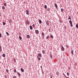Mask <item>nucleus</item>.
<instances>
[{
  "label": "nucleus",
  "instance_id": "nucleus-1",
  "mask_svg": "<svg viewBox=\"0 0 78 78\" xmlns=\"http://www.w3.org/2000/svg\"><path fill=\"white\" fill-rule=\"evenodd\" d=\"M69 23L70 24V26L71 27H73V24H72V20H70L69 21Z\"/></svg>",
  "mask_w": 78,
  "mask_h": 78
},
{
  "label": "nucleus",
  "instance_id": "nucleus-2",
  "mask_svg": "<svg viewBox=\"0 0 78 78\" xmlns=\"http://www.w3.org/2000/svg\"><path fill=\"white\" fill-rule=\"evenodd\" d=\"M62 48H61V50L62 51H64V48L62 46V45H61Z\"/></svg>",
  "mask_w": 78,
  "mask_h": 78
},
{
  "label": "nucleus",
  "instance_id": "nucleus-3",
  "mask_svg": "<svg viewBox=\"0 0 78 78\" xmlns=\"http://www.w3.org/2000/svg\"><path fill=\"white\" fill-rule=\"evenodd\" d=\"M26 14L27 15H29L30 13H29V11L28 10H26Z\"/></svg>",
  "mask_w": 78,
  "mask_h": 78
},
{
  "label": "nucleus",
  "instance_id": "nucleus-4",
  "mask_svg": "<svg viewBox=\"0 0 78 78\" xmlns=\"http://www.w3.org/2000/svg\"><path fill=\"white\" fill-rule=\"evenodd\" d=\"M26 23L28 25H30V22L28 20H26Z\"/></svg>",
  "mask_w": 78,
  "mask_h": 78
},
{
  "label": "nucleus",
  "instance_id": "nucleus-5",
  "mask_svg": "<svg viewBox=\"0 0 78 78\" xmlns=\"http://www.w3.org/2000/svg\"><path fill=\"white\" fill-rule=\"evenodd\" d=\"M46 24L48 26H49V22L48 21H47L46 22Z\"/></svg>",
  "mask_w": 78,
  "mask_h": 78
},
{
  "label": "nucleus",
  "instance_id": "nucleus-6",
  "mask_svg": "<svg viewBox=\"0 0 78 78\" xmlns=\"http://www.w3.org/2000/svg\"><path fill=\"white\" fill-rule=\"evenodd\" d=\"M35 32L36 34H39V31H38V30H35Z\"/></svg>",
  "mask_w": 78,
  "mask_h": 78
},
{
  "label": "nucleus",
  "instance_id": "nucleus-7",
  "mask_svg": "<svg viewBox=\"0 0 78 78\" xmlns=\"http://www.w3.org/2000/svg\"><path fill=\"white\" fill-rule=\"evenodd\" d=\"M51 59L52 58V55L51 54V52L50 53V55H49Z\"/></svg>",
  "mask_w": 78,
  "mask_h": 78
},
{
  "label": "nucleus",
  "instance_id": "nucleus-8",
  "mask_svg": "<svg viewBox=\"0 0 78 78\" xmlns=\"http://www.w3.org/2000/svg\"><path fill=\"white\" fill-rule=\"evenodd\" d=\"M38 55L39 57H42V54L41 53H38Z\"/></svg>",
  "mask_w": 78,
  "mask_h": 78
},
{
  "label": "nucleus",
  "instance_id": "nucleus-9",
  "mask_svg": "<svg viewBox=\"0 0 78 78\" xmlns=\"http://www.w3.org/2000/svg\"><path fill=\"white\" fill-rule=\"evenodd\" d=\"M46 10L48 12H50V9L48 8L46 9Z\"/></svg>",
  "mask_w": 78,
  "mask_h": 78
},
{
  "label": "nucleus",
  "instance_id": "nucleus-10",
  "mask_svg": "<svg viewBox=\"0 0 78 78\" xmlns=\"http://www.w3.org/2000/svg\"><path fill=\"white\" fill-rule=\"evenodd\" d=\"M2 51V46L0 45V52H1Z\"/></svg>",
  "mask_w": 78,
  "mask_h": 78
},
{
  "label": "nucleus",
  "instance_id": "nucleus-11",
  "mask_svg": "<svg viewBox=\"0 0 78 78\" xmlns=\"http://www.w3.org/2000/svg\"><path fill=\"white\" fill-rule=\"evenodd\" d=\"M71 54H72V55H73V51L72 50L71 51Z\"/></svg>",
  "mask_w": 78,
  "mask_h": 78
},
{
  "label": "nucleus",
  "instance_id": "nucleus-12",
  "mask_svg": "<svg viewBox=\"0 0 78 78\" xmlns=\"http://www.w3.org/2000/svg\"><path fill=\"white\" fill-rule=\"evenodd\" d=\"M17 74H18V76L19 77L20 76V75H21L20 74V73H19V72H18L17 73Z\"/></svg>",
  "mask_w": 78,
  "mask_h": 78
},
{
  "label": "nucleus",
  "instance_id": "nucleus-13",
  "mask_svg": "<svg viewBox=\"0 0 78 78\" xmlns=\"http://www.w3.org/2000/svg\"><path fill=\"white\" fill-rule=\"evenodd\" d=\"M21 71L22 72H24V70H23V68L21 69Z\"/></svg>",
  "mask_w": 78,
  "mask_h": 78
},
{
  "label": "nucleus",
  "instance_id": "nucleus-14",
  "mask_svg": "<svg viewBox=\"0 0 78 78\" xmlns=\"http://www.w3.org/2000/svg\"><path fill=\"white\" fill-rule=\"evenodd\" d=\"M39 23H40V24H41V23H42V21H41V20H39Z\"/></svg>",
  "mask_w": 78,
  "mask_h": 78
},
{
  "label": "nucleus",
  "instance_id": "nucleus-15",
  "mask_svg": "<svg viewBox=\"0 0 78 78\" xmlns=\"http://www.w3.org/2000/svg\"><path fill=\"white\" fill-rule=\"evenodd\" d=\"M30 29L31 30H33V27H32V26H31L30 27Z\"/></svg>",
  "mask_w": 78,
  "mask_h": 78
},
{
  "label": "nucleus",
  "instance_id": "nucleus-16",
  "mask_svg": "<svg viewBox=\"0 0 78 78\" xmlns=\"http://www.w3.org/2000/svg\"><path fill=\"white\" fill-rule=\"evenodd\" d=\"M27 38H30V36L29 35H27Z\"/></svg>",
  "mask_w": 78,
  "mask_h": 78
},
{
  "label": "nucleus",
  "instance_id": "nucleus-17",
  "mask_svg": "<svg viewBox=\"0 0 78 78\" xmlns=\"http://www.w3.org/2000/svg\"><path fill=\"white\" fill-rule=\"evenodd\" d=\"M2 57H3L4 58H5L6 56L5 55V54H3L2 55Z\"/></svg>",
  "mask_w": 78,
  "mask_h": 78
},
{
  "label": "nucleus",
  "instance_id": "nucleus-18",
  "mask_svg": "<svg viewBox=\"0 0 78 78\" xmlns=\"http://www.w3.org/2000/svg\"><path fill=\"white\" fill-rule=\"evenodd\" d=\"M54 5H55V7H58V5H57V4H56V3H54Z\"/></svg>",
  "mask_w": 78,
  "mask_h": 78
},
{
  "label": "nucleus",
  "instance_id": "nucleus-19",
  "mask_svg": "<svg viewBox=\"0 0 78 78\" xmlns=\"http://www.w3.org/2000/svg\"><path fill=\"white\" fill-rule=\"evenodd\" d=\"M9 23H11V22H12V20L11 19H10L9 20Z\"/></svg>",
  "mask_w": 78,
  "mask_h": 78
},
{
  "label": "nucleus",
  "instance_id": "nucleus-20",
  "mask_svg": "<svg viewBox=\"0 0 78 78\" xmlns=\"http://www.w3.org/2000/svg\"><path fill=\"white\" fill-rule=\"evenodd\" d=\"M50 37L51 38V39H53V36L52 35H50Z\"/></svg>",
  "mask_w": 78,
  "mask_h": 78
},
{
  "label": "nucleus",
  "instance_id": "nucleus-21",
  "mask_svg": "<svg viewBox=\"0 0 78 78\" xmlns=\"http://www.w3.org/2000/svg\"><path fill=\"white\" fill-rule=\"evenodd\" d=\"M49 38H50V36H48L47 37H46V38L47 39H48Z\"/></svg>",
  "mask_w": 78,
  "mask_h": 78
},
{
  "label": "nucleus",
  "instance_id": "nucleus-22",
  "mask_svg": "<svg viewBox=\"0 0 78 78\" xmlns=\"http://www.w3.org/2000/svg\"><path fill=\"white\" fill-rule=\"evenodd\" d=\"M2 9H5V7L4 6H2Z\"/></svg>",
  "mask_w": 78,
  "mask_h": 78
},
{
  "label": "nucleus",
  "instance_id": "nucleus-23",
  "mask_svg": "<svg viewBox=\"0 0 78 78\" xmlns=\"http://www.w3.org/2000/svg\"><path fill=\"white\" fill-rule=\"evenodd\" d=\"M19 38L20 40H22V37L20 36H19Z\"/></svg>",
  "mask_w": 78,
  "mask_h": 78
},
{
  "label": "nucleus",
  "instance_id": "nucleus-24",
  "mask_svg": "<svg viewBox=\"0 0 78 78\" xmlns=\"http://www.w3.org/2000/svg\"><path fill=\"white\" fill-rule=\"evenodd\" d=\"M42 52L43 54H45V51L43 50L42 51Z\"/></svg>",
  "mask_w": 78,
  "mask_h": 78
},
{
  "label": "nucleus",
  "instance_id": "nucleus-25",
  "mask_svg": "<svg viewBox=\"0 0 78 78\" xmlns=\"http://www.w3.org/2000/svg\"><path fill=\"white\" fill-rule=\"evenodd\" d=\"M32 27H33V28H34V27H35V24H33L32 25Z\"/></svg>",
  "mask_w": 78,
  "mask_h": 78
},
{
  "label": "nucleus",
  "instance_id": "nucleus-26",
  "mask_svg": "<svg viewBox=\"0 0 78 78\" xmlns=\"http://www.w3.org/2000/svg\"><path fill=\"white\" fill-rule=\"evenodd\" d=\"M44 8H45V9H47V5H44Z\"/></svg>",
  "mask_w": 78,
  "mask_h": 78
},
{
  "label": "nucleus",
  "instance_id": "nucleus-27",
  "mask_svg": "<svg viewBox=\"0 0 78 78\" xmlns=\"http://www.w3.org/2000/svg\"><path fill=\"white\" fill-rule=\"evenodd\" d=\"M13 71L14 72H15V73H16V69H15L14 70H13Z\"/></svg>",
  "mask_w": 78,
  "mask_h": 78
},
{
  "label": "nucleus",
  "instance_id": "nucleus-28",
  "mask_svg": "<svg viewBox=\"0 0 78 78\" xmlns=\"http://www.w3.org/2000/svg\"><path fill=\"white\" fill-rule=\"evenodd\" d=\"M61 11L62 12H64V9H61Z\"/></svg>",
  "mask_w": 78,
  "mask_h": 78
},
{
  "label": "nucleus",
  "instance_id": "nucleus-29",
  "mask_svg": "<svg viewBox=\"0 0 78 78\" xmlns=\"http://www.w3.org/2000/svg\"><path fill=\"white\" fill-rule=\"evenodd\" d=\"M3 25H6V23H5V22H3Z\"/></svg>",
  "mask_w": 78,
  "mask_h": 78
},
{
  "label": "nucleus",
  "instance_id": "nucleus-30",
  "mask_svg": "<svg viewBox=\"0 0 78 78\" xmlns=\"http://www.w3.org/2000/svg\"><path fill=\"white\" fill-rule=\"evenodd\" d=\"M6 34L7 35V36H9V33H8V32H6Z\"/></svg>",
  "mask_w": 78,
  "mask_h": 78
},
{
  "label": "nucleus",
  "instance_id": "nucleus-31",
  "mask_svg": "<svg viewBox=\"0 0 78 78\" xmlns=\"http://www.w3.org/2000/svg\"><path fill=\"white\" fill-rule=\"evenodd\" d=\"M76 28H78V24H76Z\"/></svg>",
  "mask_w": 78,
  "mask_h": 78
},
{
  "label": "nucleus",
  "instance_id": "nucleus-32",
  "mask_svg": "<svg viewBox=\"0 0 78 78\" xmlns=\"http://www.w3.org/2000/svg\"><path fill=\"white\" fill-rule=\"evenodd\" d=\"M66 48H68L69 47V45H66Z\"/></svg>",
  "mask_w": 78,
  "mask_h": 78
},
{
  "label": "nucleus",
  "instance_id": "nucleus-33",
  "mask_svg": "<svg viewBox=\"0 0 78 78\" xmlns=\"http://www.w3.org/2000/svg\"><path fill=\"white\" fill-rule=\"evenodd\" d=\"M59 21L60 23H62V20H61L59 19Z\"/></svg>",
  "mask_w": 78,
  "mask_h": 78
},
{
  "label": "nucleus",
  "instance_id": "nucleus-34",
  "mask_svg": "<svg viewBox=\"0 0 78 78\" xmlns=\"http://www.w3.org/2000/svg\"><path fill=\"white\" fill-rule=\"evenodd\" d=\"M42 35L43 36H44V33L43 32L42 33Z\"/></svg>",
  "mask_w": 78,
  "mask_h": 78
},
{
  "label": "nucleus",
  "instance_id": "nucleus-35",
  "mask_svg": "<svg viewBox=\"0 0 78 78\" xmlns=\"http://www.w3.org/2000/svg\"><path fill=\"white\" fill-rule=\"evenodd\" d=\"M56 74L57 75H59V72H57Z\"/></svg>",
  "mask_w": 78,
  "mask_h": 78
},
{
  "label": "nucleus",
  "instance_id": "nucleus-36",
  "mask_svg": "<svg viewBox=\"0 0 78 78\" xmlns=\"http://www.w3.org/2000/svg\"><path fill=\"white\" fill-rule=\"evenodd\" d=\"M6 71L7 72V73H9V71H8V70L7 69H6Z\"/></svg>",
  "mask_w": 78,
  "mask_h": 78
},
{
  "label": "nucleus",
  "instance_id": "nucleus-37",
  "mask_svg": "<svg viewBox=\"0 0 78 78\" xmlns=\"http://www.w3.org/2000/svg\"><path fill=\"white\" fill-rule=\"evenodd\" d=\"M64 28L65 30H67V27H66V26H65Z\"/></svg>",
  "mask_w": 78,
  "mask_h": 78
},
{
  "label": "nucleus",
  "instance_id": "nucleus-38",
  "mask_svg": "<svg viewBox=\"0 0 78 78\" xmlns=\"http://www.w3.org/2000/svg\"><path fill=\"white\" fill-rule=\"evenodd\" d=\"M4 5L5 6H6L7 5H6V3H4Z\"/></svg>",
  "mask_w": 78,
  "mask_h": 78
},
{
  "label": "nucleus",
  "instance_id": "nucleus-39",
  "mask_svg": "<svg viewBox=\"0 0 78 78\" xmlns=\"http://www.w3.org/2000/svg\"><path fill=\"white\" fill-rule=\"evenodd\" d=\"M66 73L68 76H69V73Z\"/></svg>",
  "mask_w": 78,
  "mask_h": 78
},
{
  "label": "nucleus",
  "instance_id": "nucleus-40",
  "mask_svg": "<svg viewBox=\"0 0 78 78\" xmlns=\"http://www.w3.org/2000/svg\"><path fill=\"white\" fill-rule=\"evenodd\" d=\"M71 18V17L70 16H69V18H68V19H69H69H70Z\"/></svg>",
  "mask_w": 78,
  "mask_h": 78
},
{
  "label": "nucleus",
  "instance_id": "nucleus-41",
  "mask_svg": "<svg viewBox=\"0 0 78 78\" xmlns=\"http://www.w3.org/2000/svg\"><path fill=\"white\" fill-rule=\"evenodd\" d=\"M0 37H2V34H1V33L0 32Z\"/></svg>",
  "mask_w": 78,
  "mask_h": 78
},
{
  "label": "nucleus",
  "instance_id": "nucleus-42",
  "mask_svg": "<svg viewBox=\"0 0 78 78\" xmlns=\"http://www.w3.org/2000/svg\"><path fill=\"white\" fill-rule=\"evenodd\" d=\"M13 78H17V77H16V76H14L13 77Z\"/></svg>",
  "mask_w": 78,
  "mask_h": 78
},
{
  "label": "nucleus",
  "instance_id": "nucleus-43",
  "mask_svg": "<svg viewBox=\"0 0 78 78\" xmlns=\"http://www.w3.org/2000/svg\"><path fill=\"white\" fill-rule=\"evenodd\" d=\"M41 57H40L38 58V59L39 60V61H40L41 60Z\"/></svg>",
  "mask_w": 78,
  "mask_h": 78
},
{
  "label": "nucleus",
  "instance_id": "nucleus-44",
  "mask_svg": "<svg viewBox=\"0 0 78 78\" xmlns=\"http://www.w3.org/2000/svg\"><path fill=\"white\" fill-rule=\"evenodd\" d=\"M13 59L14 61L15 62H16V59L14 58Z\"/></svg>",
  "mask_w": 78,
  "mask_h": 78
},
{
  "label": "nucleus",
  "instance_id": "nucleus-45",
  "mask_svg": "<svg viewBox=\"0 0 78 78\" xmlns=\"http://www.w3.org/2000/svg\"><path fill=\"white\" fill-rule=\"evenodd\" d=\"M5 78H7V76H6V75H5Z\"/></svg>",
  "mask_w": 78,
  "mask_h": 78
},
{
  "label": "nucleus",
  "instance_id": "nucleus-46",
  "mask_svg": "<svg viewBox=\"0 0 78 78\" xmlns=\"http://www.w3.org/2000/svg\"><path fill=\"white\" fill-rule=\"evenodd\" d=\"M49 32H50V28L49 29Z\"/></svg>",
  "mask_w": 78,
  "mask_h": 78
},
{
  "label": "nucleus",
  "instance_id": "nucleus-47",
  "mask_svg": "<svg viewBox=\"0 0 78 78\" xmlns=\"http://www.w3.org/2000/svg\"><path fill=\"white\" fill-rule=\"evenodd\" d=\"M63 75H64L65 76H66L65 75V74H64V73H63Z\"/></svg>",
  "mask_w": 78,
  "mask_h": 78
},
{
  "label": "nucleus",
  "instance_id": "nucleus-48",
  "mask_svg": "<svg viewBox=\"0 0 78 78\" xmlns=\"http://www.w3.org/2000/svg\"><path fill=\"white\" fill-rule=\"evenodd\" d=\"M39 58V56H37V58L38 59Z\"/></svg>",
  "mask_w": 78,
  "mask_h": 78
},
{
  "label": "nucleus",
  "instance_id": "nucleus-49",
  "mask_svg": "<svg viewBox=\"0 0 78 78\" xmlns=\"http://www.w3.org/2000/svg\"><path fill=\"white\" fill-rule=\"evenodd\" d=\"M41 69H42V66H41Z\"/></svg>",
  "mask_w": 78,
  "mask_h": 78
},
{
  "label": "nucleus",
  "instance_id": "nucleus-50",
  "mask_svg": "<svg viewBox=\"0 0 78 78\" xmlns=\"http://www.w3.org/2000/svg\"><path fill=\"white\" fill-rule=\"evenodd\" d=\"M66 77V78H69V77H67V76H65Z\"/></svg>",
  "mask_w": 78,
  "mask_h": 78
},
{
  "label": "nucleus",
  "instance_id": "nucleus-51",
  "mask_svg": "<svg viewBox=\"0 0 78 78\" xmlns=\"http://www.w3.org/2000/svg\"><path fill=\"white\" fill-rule=\"evenodd\" d=\"M50 78H52V77L51 76V75H50Z\"/></svg>",
  "mask_w": 78,
  "mask_h": 78
},
{
  "label": "nucleus",
  "instance_id": "nucleus-52",
  "mask_svg": "<svg viewBox=\"0 0 78 78\" xmlns=\"http://www.w3.org/2000/svg\"><path fill=\"white\" fill-rule=\"evenodd\" d=\"M56 8L57 9H58V6L56 7Z\"/></svg>",
  "mask_w": 78,
  "mask_h": 78
},
{
  "label": "nucleus",
  "instance_id": "nucleus-53",
  "mask_svg": "<svg viewBox=\"0 0 78 78\" xmlns=\"http://www.w3.org/2000/svg\"><path fill=\"white\" fill-rule=\"evenodd\" d=\"M43 36V38H44V37H45V36H44H44Z\"/></svg>",
  "mask_w": 78,
  "mask_h": 78
},
{
  "label": "nucleus",
  "instance_id": "nucleus-54",
  "mask_svg": "<svg viewBox=\"0 0 78 78\" xmlns=\"http://www.w3.org/2000/svg\"><path fill=\"white\" fill-rule=\"evenodd\" d=\"M42 73L43 75H44V73H43V72L42 71Z\"/></svg>",
  "mask_w": 78,
  "mask_h": 78
},
{
  "label": "nucleus",
  "instance_id": "nucleus-55",
  "mask_svg": "<svg viewBox=\"0 0 78 78\" xmlns=\"http://www.w3.org/2000/svg\"><path fill=\"white\" fill-rule=\"evenodd\" d=\"M69 70H70V68H68Z\"/></svg>",
  "mask_w": 78,
  "mask_h": 78
},
{
  "label": "nucleus",
  "instance_id": "nucleus-56",
  "mask_svg": "<svg viewBox=\"0 0 78 78\" xmlns=\"http://www.w3.org/2000/svg\"><path fill=\"white\" fill-rule=\"evenodd\" d=\"M0 16H1V14L0 13Z\"/></svg>",
  "mask_w": 78,
  "mask_h": 78
},
{
  "label": "nucleus",
  "instance_id": "nucleus-57",
  "mask_svg": "<svg viewBox=\"0 0 78 78\" xmlns=\"http://www.w3.org/2000/svg\"><path fill=\"white\" fill-rule=\"evenodd\" d=\"M70 19V20H72V19H71V18H70V19Z\"/></svg>",
  "mask_w": 78,
  "mask_h": 78
}]
</instances>
